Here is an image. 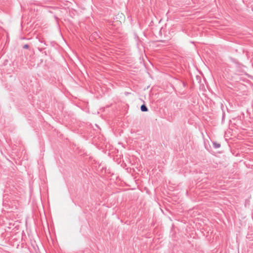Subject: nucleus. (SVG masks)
Segmentation results:
<instances>
[{
    "instance_id": "obj_6",
    "label": "nucleus",
    "mask_w": 253,
    "mask_h": 253,
    "mask_svg": "<svg viewBox=\"0 0 253 253\" xmlns=\"http://www.w3.org/2000/svg\"><path fill=\"white\" fill-rule=\"evenodd\" d=\"M44 49V47H38V49L40 51H42V50H43Z\"/></svg>"
},
{
    "instance_id": "obj_5",
    "label": "nucleus",
    "mask_w": 253,
    "mask_h": 253,
    "mask_svg": "<svg viewBox=\"0 0 253 253\" xmlns=\"http://www.w3.org/2000/svg\"><path fill=\"white\" fill-rule=\"evenodd\" d=\"M29 45H28V44H25V45L23 46V48H24L28 49V48H29Z\"/></svg>"
},
{
    "instance_id": "obj_8",
    "label": "nucleus",
    "mask_w": 253,
    "mask_h": 253,
    "mask_svg": "<svg viewBox=\"0 0 253 253\" xmlns=\"http://www.w3.org/2000/svg\"><path fill=\"white\" fill-rule=\"evenodd\" d=\"M160 41L164 42V41H165V40H161Z\"/></svg>"
},
{
    "instance_id": "obj_9",
    "label": "nucleus",
    "mask_w": 253,
    "mask_h": 253,
    "mask_svg": "<svg viewBox=\"0 0 253 253\" xmlns=\"http://www.w3.org/2000/svg\"><path fill=\"white\" fill-rule=\"evenodd\" d=\"M44 53L45 55H46V53L45 51H44Z\"/></svg>"
},
{
    "instance_id": "obj_3",
    "label": "nucleus",
    "mask_w": 253,
    "mask_h": 253,
    "mask_svg": "<svg viewBox=\"0 0 253 253\" xmlns=\"http://www.w3.org/2000/svg\"><path fill=\"white\" fill-rule=\"evenodd\" d=\"M212 144H213V147L215 148V149H217V148H219L220 147V144L216 142H213L212 143Z\"/></svg>"
},
{
    "instance_id": "obj_7",
    "label": "nucleus",
    "mask_w": 253,
    "mask_h": 253,
    "mask_svg": "<svg viewBox=\"0 0 253 253\" xmlns=\"http://www.w3.org/2000/svg\"><path fill=\"white\" fill-rule=\"evenodd\" d=\"M162 28L161 29V30H160L159 31V34H162Z\"/></svg>"
},
{
    "instance_id": "obj_2",
    "label": "nucleus",
    "mask_w": 253,
    "mask_h": 253,
    "mask_svg": "<svg viewBox=\"0 0 253 253\" xmlns=\"http://www.w3.org/2000/svg\"><path fill=\"white\" fill-rule=\"evenodd\" d=\"M140 109L142 112H147L148 110L147 107L145 104H142L141 106Z\"/></svg>"
},
{
    "instance_id": "obj_4",
    "label": "nucleus",
    "mask_w": 253,
    "mask_h": 253,
    "mask_svg": "<svg viewBox=\"0 0 253 253\" xmlns=\"http://www.w3.org/2000/svg\"><path fill=\"white\" fill-rule=\"evenodd\" d=\"M108 23H109L108 24H109V26H113L114 25H113V21H109Z\"/></svg>"
},
{
    "instance_id": "obj_1",
    "label": "nucleus",
    "mask_w": 253,
    "mask_h": 253,
    "mask_svg": "<svg viewBox=\"0 0 253 253\" xmlns=\"http://www.w3.org/2000/svg\"><path fill=\"white\" fill-rule=\"evenodd\" d=\"M98 38H99V36L97 32H93L92 34V35H91V36L90 37V39H96Z\"/></svg>"
}]
</instances>
